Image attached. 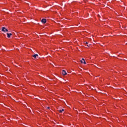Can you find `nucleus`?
I'll use <instances>...</instances> for the list:
<instances>
[{
    "instance_id": "nucleus-1",
    "label": "nucleus",
    "mask_w": 127,
    "mask_h": 127,
    "mask_svg": "<svg viewBox=\"0 0 127 127\" xmlns=\"http://www.w3.org/2000/svg\"><path fill=\"white\" fill-rule=\"evenodd\" d=\"M1 31H3V32H7L8 31V30H7V29L5 28V27H3L1 28Z\"/></svg>"
},
{
    "instance_id": "nucleus-2",
    "label": "nucleus",
    "mask_w": 127,
    "mask_h": 127,
    "mask_svg": "<svg viewBox=\"0 0 127 127\" xmlns=\"http://www.w3.org/2000/svg\"><path fill=\"white\" fill-rule=\"evenodd\" d=\"M46 21H47L46 19L43 18V19H42L41 20V22H42V23L45 24V23H46Z\"/></svg>"
},
{
    "instance_id": "nucleus-3",
    "label": "nucleus",
    "mask_w": 127,
    "mask_h": 127,
    "mask_svg": "<svg viewBox=\"0 0 127 127\" xmlns=\"http://www.w3.org/2000/svg\"><path fill=\"white\" fill-rule=\"evenodd\" d=\"M32 56H33V57H34V58H35V59H37V58H38V54L33 55Z\"/></svg>"
},
{
    "instance_id": "nucleus-4",
    "label": "nucleus",
    "mask_w": 127,
    "mask_h": 127,
    "mask_svg": "<svg viewBox=\"0 0 127 127\" xmlns=\"http://www.w3.org/2000/svg\"><path fill=\"white\" fill-rule=\"evenodd\" d=\"M7 36L8 37V38H9L10 37V36H11V35H12V34L11 33H7Z\"/></svg>"
},
{
    "instance_id": "nucleus-5",
    "label": "nucleus",
    "mask_w": 127,
    "mask_h": 127,
    "mask_svg": "<svg viewBox=\"0 0 127 127\" xmlns=\"http://www.w3.org/2000/svg\"><path fill=\"white\" fill-rule=\"evenodd\" d=\"M62 74H63V75L65 76L67 74V72H66L65 70H63V71H62Z\"/></svg>"
},
{
    "instance_id": "nucleus-6",
    "label": "nucleus",
    "mask_w": 127,
    "mask_h": 127,
    "mask_svg": "<svg viewBox=\"0 0 127 127\" xmlns=\"http://www.w3.org/2000/svg\"><path fill=\"white\" fill-rule=\"evenodd\" d=\"M62 112H64V109H62V110H60V113H62Z\"/></svg>"
},
{
    "instance_id": "nucleus-7",
    "label": "nucleus",
    "mask_w": 127,
    "mask_h": 127,
    "mask_svg": "<svg viewBox=\"0 0 127 127\" xmlns=\"http://www.w3.org/2000/svg\"><path fill=\"white\" fill-rule=\"evenodd\" d=\"M83 64H86V61H83Z\"/></svg>"
},
{
    "instance_id": "nucleus-8",
    "label": "nucleus",
    "mask_w": 127,
    "mask_h": 127,
    "mask_svg": "<svg viewBox=\"0 0 127 127\" xmlns=\"http://www.w3.org/2000/svg\"><path fill=\"white\" fill-rule=\"evenodd\" d=\"M82 61H85V59H82Z\"/></svg>"
},
{
    "instance_id": "nucleus-9",
    "label": "nucleus",
    "mask_w": 127,
    "mask_h": 127,
    "mask_svg": "<svg viewBox=\"0 0 127 127\" xmlns=\"http://www.w3.org/2000/svg\"><path fill=\"white\" fill-rule=\"evenodd\" d=\"M81 63H83V61H80Z\"/></svg>"
},
{
    "instance_id": "nucleus-10",
    "label": "nucleus",
    "mask_w": 127,
    "mask_h": 127,
    "mask_svg": "<svg viewBox=\"0 0 127 127\" xmlns=\"http://www.w3.org/2000/svg\"><path fill=\"white\" fill-rule=\"evenodd\" d=\"M87 45L88 47H89V45H90V44L89 45V44H87Z\"/></svg>"
},
{
    "instance_id": "nucleus-11",
    "label": "nucleus",
    "mask_w": 127,
    "mask_h": 127,
    "mask_svg": "<svg viewBox=\"0 0 127 127\" xmlns=\"http://www.w3.org/2000/svg\"><path fill=\"white\" fill-rule=\"evenodd\" d=\"M85 43H86V44H87V45L88 44V43H87V42H86Z\"/></svg>"
},
{
    "instance_id": "nucleus-12",
    "label": "nucleus",
    "mask_w": 127,
    "mask_h": 127,
    "mask_svg": "<svg viewBox=\"0 0 127 127\" xmlns=\"http://www.w3.org/2000/svg\"><path fill=\"white\" fill-rule=\"evenodd\" d=\"M48 109H50V107H48Z\"/></svg>"
},
{
    "instance_id": "nucleus-13",
    "label": "nucleus",
    "mask_w": 127,
    "mask_h": 127,
    "mask_svg": "<svg viewBox=\"0 0 127 127\" xmlns=\"http://www.w3.org/2000/svg\"><path fill=\"white\" fill-rule=\"evenodd\" d=\"M4 30H5V29H4Z\"/></svg>"
}]
</instances>
